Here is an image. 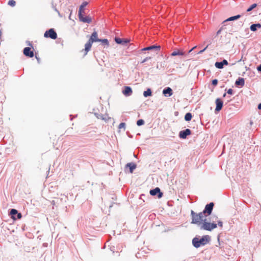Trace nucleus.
Listing matches in <instances>:
<instances>
[{"label": "nucleus", "mask_w": 261, "mask_h": 261, "mask_svg": "<svg viewBox=\"0 0 261 261\" xmlns=\"http://www.w3.org/2000/svg\"><path fill=\"white\" fill-rule=\"evenodd\" d=\"M191 214L192 216V223L202 225L204 220H206V216H205V214L203 212L197 214L192 210Z\"/></svg>", "instance_id": "f257e3e1"}, {"label": "nucleus", "mask_w": 261, "mask_h": 261, "mask_svg": "<svg viewBox=\"0 0 261 261\" xmlns=\"http://www.w3.org/2000/svg\"><path fill=\"white\" fill-rule=\"evenodd\" d=\"M217 224L221 227L223 226V222L220 220L213 221V222H207L206 220L202 223L201 228L205 230L211 231L216 228Z\"/></svg>", "instance_id": "f03ea898"}, {"label": "nucleus", "mask_w": 261, "mask_h": 261, "mask_svg": "<svg viewBox=\"0 0 261 261\" xmlns=\"http://www.w3.org/2000/svg\"><path fill=\"white\" fill-rule=\"evenodd\" d=\"M99 39H98V34L97 32L94 31L91 34L88 42L85 45V55H87L88 52L90 50L93 43L94 42H99Z\"/></svg>", "instance_id": "7ed1b4c3"}, {"label": "nucleus", "mask_w": 261, "mask_h": 261, "mask_svg": "<svg viewBox=\"0 0 261 261\" xmlns=\"http://www.w3.org/2000/svg\"><path fill=\"white\" fill-rule=\"evenodd\" d=\"M210 241V237L208 236H203L201 239L194 238L192 240L193 246L196 248H198L202 245L206 244Z\"/></svg>", "instance_id": "20e7f679"}, {"label": "nucleus", "mask_w": 261, "mask_h": 261, "mask_svg": "<svg viewBox=\"0 0 261 261\" xmlns=\"http://www.w3.org/2000/svg\"><path fill=\"white\" fill-rule=\"evenodd\" d=\"M44 36L45 38H50L52 39H56L57 38V34L54 29H50L49 30L46 31L45 32Z\"/></svg>", "instance_id": "39448f33"}, {"label": "nucleus", "mask_w": 261, "mask_h": 261, "mask_svg": "<svg viewBox=\"0 0 261 261\" xmlns=\"http://www.w3.org/2000/svg\"><path fill=\"white\" fill-rule=\"evenodd\" d=\"M214 205V204L213 202H211L209 204L206 205L205 209L202 212L204 214L207 213L208 215H210L212 213Z\"/></svg>", "instance_id": "423d86ee"}, {"label": "nucleus", "mask_w": 261, "mask_h": 261, "mask_svg": "<svg viewBox=\"0 0 261 261\" xmlns=\"http://www.w3.org/2000/svg\"><path fill=\"white\" fill-rule=\"evenodd\" d=\"M149 193L152 196H155L158 194V198H161L163 196V193L161 192L160 189L158 187L155 188L153 190H151Z\"/></svg>", "instance_id": "0eeeda50"}, {"label": "nucleus", "mask_w": 261, "mask_h": 261, "mask_svg": "<svg viewBox=\"0 0 261 261\" xmlns=\"http://www.w3.org/2000/svg\"><path fill=\"white\" fill-rule=\"evenodd\" d=\"M23 54L26 56L30 58H32L34 56V51L31 50V48L29 47H25L23 50Z\"/></svg>", "instance_id": "6e6552de"}, {"label": "nucleus", "mask_w": 261, "mask_h": 261, "mask_svg": "<svg viewBox=\"0 0 261 261\" xmlns=\"http://www.w3.org/2000/svg\"><path fill=\"white\" fill-rule=\"evenodd\" d=\"M191 134V131L190 129L187 128L184 130L180 131L179 134V136L180 138L186 139L187 136Z\"/></svg>", "instance_id": "1a4fd4ad"}, {"label": "nucleus", "mask_w": 261, "mask_h": 261, "mask_svg": "<svg viewBox=\"0 0 261 261\" xmlns=\"http://www.w3.org/2000/svg\"><path fill=\"white\" fill-rule=\"evenodd\" d=\"M79 17L80 20L83 22L89 23L92 21L91 18L89 16H84V14H81V15H79Z\"/></svg>", "instance_id": "9d476101"}, {"label": "nucleus", "mask_w": 261, "mask_h": 261, "mask_svg": "<svg viewBox=\"0 0 261 261\" xmlns=\"http://www.w3.org/2000/svg\"><path fill=\"white\" fill-rule=\"evenodd\" d=\"M215 102L216 104L215 111L219 112L222 108L223 101L220 98H217L215 101Z\"/></svg>", "instance_id": "9b49d317"}, {"label": "nucleus", "mask_w": 261, "mask_h": 261, "mask_svg": "<svg viewBox=\"0 0 261 261\" xmlns=\"http://www.w3.org/2000/svg\"><path fill=\"white\" fill-rule=\"evenodd\" d=\"M115 41L117 44L124 45L129 42L130 40L127 39H122L120 38L115 37Z\"/></svg>", "instance_id": "f8f14e48"}, {"label": "nucleus", "mask_w": 261, "mask_h": 261, "mask_svg": "<svg viewBox=\"0 0 261 261\" xmlns=\"http://www.w3.org/2000/svg\"><path fill=\"white\" fill-rule=\"evenodd\" d=\"M122 93L125 96H128L132 94L133 91L130 87L126 86L124 88V90H123Z\"/></svg>", "instance_id": "ddd939ff"}, {"label": "nucleus", "mask_w": 261, "mask_h": 261, "mask_svg": "<svg viewBox=\"0 0 261 261\" xmlns=\"http://www.w3.org/2000/svg\"><path fill=\"white\" fill-rule=\"evenodd\" d=\"M185 55V51H184L183 50H180V49H175L171 54L172 56H184Z\"/></svg>", "instance_id": "4468645a"}, {"label": "nucleus", "mask_w": 261, "mask_h": 261, "mask_svg": "<svg viewBox=\"0 0 261 261\" xmlns=\"http://www.w3.org/2000/svg\"><path fill=\"white\" fill-rule=\"evenodd\" d=\"M152 49H155L157 51H159L160 50V46L152 45L142 49V50H149Z\"/></svg>", "instance_id": "2eb2a0df"}, {"label": "nucleus", "mask_w": 261, "mask_h": 261, "mask_svg": "<svg viewBox=\"0 0 261 261\" xmlns=\"http://www.w3.org/2000/svg\"><path fill=\"white\" fill-rule=\"evenodd\" d=\"M163 94H164L165 96L168 95V96H170L173 94L172 90L170 87H168L163 90Z\"/></svg>", "instance_id": "dca6fc26"}, {"label": "nucleus", "mask_w": 261, "mask_h": 261, "mask_svg": "<svg viewBox=\"0 0 261 261\" xmlns=\"http://www.w3.org/2000/svg\"><path fill=\"white\" fill-rule=\"evenodd\" d=\"M136 167H137L136 165L133 163H127L125 166L126 168H127V167L129 168L130 173H133L134 171V170L136 168Z\"/></svg>", "instance_id": "f3484780"}, {"label": "nucleus", "mask_w": 261, "mask_h": 261, "mask_svg": "<svg viewBox=\"0 0 261 261\" xmlns=\"http://www.w3.org/2000/svg\"><path fill=\"white\" fill-rule=\"evenodd\" d=\"M88 5V3L87 2H84L81 5L79 11V15H81V14L85 13V7Z\"/></svg>", "instance_id": "a211bd4d"}, {"label": "nucleus", "mask_w": 261, "mask_h": 261, "mask_svg": "<svg viewBox=\"0 0 261 261\" xmlns=\"http://www.w3.org/2000/svg\"><path fill=\"white\" fill-rule=\"evenodd\" d=\"M257 28H261V24L260 23L253 24L250 26V30L253 32L256 31Z\"/></svg>", "instance_id": "6ab92c4d"}, {"label": "nucleus", "mask_w": 261, "mask_h": 261, "mask_svg": "<svg viewBox=\"0 0 261 261\" xmlns=\"http://www.w3.org/2000/svg\"><path fill=\"white\" fill-rule=\"evenodd\" d=\"M240 17H241L240 15H237L236 16H232V17H230L227 18V19L225 20L223 23H225V22H227V21L235 20H237V19L240 18Z\"/></svg>", "instance_id": "aec40b11"}, {"label": "nucleus", "mask_w": 261, "mask_h": 261, "mask_svg": "<svg viewBox=\"0 0 261 261\" xmlns=\"http://www.w3.org/2000/svg\"><path fill=\"white\" fill-rule=\"evenodd\" d=\"M235 84L237 86L240 85L243 86L244 85V80L243 78H239L235 82Z\"/></svg>", "instance_id": "412c9836"}, {"label": "nucleus", "mask_w": 261, "mask_h": 261, "mask_svg": "<svg viewBox=\"0 0 261 261\" xmlns=\"http://www.w3.org/2000/svg\"><path fill=\"white\" fill-rule=\"evenodd\" d=\"M18 214V211L15 209H12L10 211V214L12 215L11 218L13 220H16L15 215Z\"/></svg>", "instance_id": "4be33fe9"}, {"label": "nucleus", "mask_w": 261, "mask_h": 261, "mask_svg": "<svg viewBox=\"0 0 261 261\" xmlns=\"http://www.w3.org/2000/svg\"><path fill=\"white\" fill-rule=\"evenodd\" d=\"M152 94L151 90L150 89L148 88L146 91L143 92V95L144 97H147L151 96Z\"/></svg>", "instance_id": "5701e85b"}, {"label": "nucleus", "mask_w": 261, "mask_h": 261, "mask_svg": "<svg viewBox=\"0 0 261 261\" xmlns=\"http://www.w3.org/2000/svg\"><path fill=\"white\" fill-rule=\"evenodd\" d=\"M192 115L190 113H187L185 116V119L186 121H189L192 119Z\"/></svg>", "instance_id": "b1692460"}, {"label": "nucleus", "mask_w": 261, "mask_h": 261, "mask_svg": "<svg viewBox=\"0 0 261 261\" xmlns=\"http://www.w3.org/2000/svg\"><path fill=\"white\" fill-rule=\"evenodd\" d=\"M99 42H101L102 44H104L108 46L109 45V42L107 39H99Z\"/></svg>", "instance_id": "393cba45"}, {"label": "nucleus", "mask_w": 261, "mask_h": 261, "mask_svg": "<svg viewBox=\"0 0 261 261\" xmlns=\"http://www.w3.org/2000/svg\"><path fill=\"white\" fill-rule=\"evenodd\" d=\"M215 65L217 68H218L219 69H222L223 68V65L221 62H216Z\"/></svg>", "instance_id": "a878e982"}, {"label": "nucleus", "mask_w": 261, "mask_h": 261, "mask_svg": "<svg viewBox=\"0 0 261 261\" xmlns=\"http://www.w3.org/2000/svg\"><path fill=\"white\" fill-rule=\"evenodd\" d=\"M257 6L256 4H252L249 8H248L247 10V12H250L254 8H256Z\"/></svg>", "instance_id": "bb28decb"}, {"label": "nucleus", "mask_w": 261, "mask_h": 261, "mask_svg": "<svg viewBox=\"0 0 261 261\" xmlns=\"http://www.w3.org/2000/svg\"><path fill=\"white\" fill-rule=\"evenodd\" d=\"M8 5L11 7H14L16 5V2L14 0H10L8 2Z\"/></svg>", "instance_id": "cd10ccee"}, {"label": "nucleus", "mask_w": 261, "mask_h": 261, "mask_svg": "<svg viewBox=\"0 0 261 261\" xmlns=\"http://www.w3.org/2000/svg\"><path fill=\"white\" fill-rule=\"evenodd\" d=\"M144 121L143 119H139L137 122V124L138 126L142 125L144 124Z\"/></svg>", "instance_id": "c85d7f7f"}, {"label": "nucleus", "mask_w": 261, "mask_h": 261, "mask_svg": "<svg viewBox=\"0 0 261 261\" xmlns=\"http://www.w3.org/2000/svg\"><path fill=\"white\" fill-rule=\"evenodd\" d=\"M218 84V80L216 79H215L212 81V84L214 86L217 85Z\"/></svg>", "instance_id": "c756f323"}, {"label": "nucleus", "mask_w": 261, "mask_h": 261, "mask_svg": "<svg viewBox=\"0 0 261 261\" xmlns=\"http://www.w3.org/2000/svg\"><path fill=\"white\" fill-rule=\"evenodd\" d=\"M224 25L222 26L221 28L218 31L217 34H219L221 33V32L224 29Z\"/></svg>", "instance_id": "7c9ffc66"}, {"label": "nucleus", "mask_w": 261, "mask_h": 261, "mask_svg": "<svg viewBox=\"0 0 261 261\" xmlns=\"http://www.w3.org/2000/svg\"><path fill=\"white\" fill-rule=\"evenodd\" d=\"M151 59V57H146V58H145L142 61V63H144L145 62L150 60Z\"/></svg>", "instance_id": "2f4dec72"}, {"label": "nucleus", "mask_w": 261, "mask_h": 261, "mask_svg": "<svg viewBox=\"0 0 261 261\" xmlns=\"http://www.w3.org/2000/svg\"><path fill=\"white\" fill-rule=\"evenodd\" d=\"M223 64V65H227L228 64V62L226 60H223L222 62H221Z\"/></svg>", "instance_id": "473e14b6"}, {"label": "nucleus", "mask_w": 261, "mask_h": 261, "mask_svg": "<svg viewBox=\"0 0 261 261\" xmlns=\"http://www.w3.org/2000/svg\"><path fill=\"white\" fill-rule=\"evenodd\" d=\"M227 93L231 95L233 93V90L232 89H229L227 91Z\"/></svg>", "instance_id": "72a5a7b5"}, {"label": "nucleus", "mask_w": 261, "mask_h": 261, "mask_svg": "<svg viewBox=\"0 0 261 261\" xmlns=\"http://www.w3.org/2000/svg\"><path fill=\"white\" fill-rule=\"evenodd\" d=\"M22 217V215H21V213H18L17 214V218L16 219H21Z\"/></svg>", "instance_id": "f704fd0d"}, {"label": "nucleus", "mask_w": 261, "mask_h": 261, "mask_svg": "<svg viewBox=\"0 0 261 261\" xmlns=\"http://www.w3.org/2000/svg\"><path fill=\"white\" fill-rule=\"evenodd\" d=\"M208 47V45H207L204 49H203L202 50H201L200 51H199L198 53V54H202L206 48L207 47Z\"/></svg>", "instance_id": "c9c22d12"}, {"label": "nucleus", "mask_w": 261, "mask_h": 261, "mask_svg": "<svg viewBox=\"0 0 261 261\" xmlns=\"http://www.w3.org/2000/svg\"><path fill=\"white\" fill-rule=\"evenodd\" d=\"M124 126H125V123H121L120 124H119V128H121L124 127Z\"/></svg>", "instance_id": "e433bc0d"}, {"label": "nucleus", "mask_w": 261, "mask_h": 261, "mask_svg": "<svg viewBox=\"0 0 261 261\" xmlns=\"http://www.w3.org/2000/svg\"><path fill=\"white\" fill-rule=\"evenodd\" d=\"M258 109H259V110L261 109V103L258 105Z\"/></svg>", "instance_id": "4c0bfd02"}, {"label": "nucleus", "mask_w": 261, "mask_h": 261, "mask_svg": "<svg viewBox=\"0 0 261 261\" xmlns=\"http://www.w3.org/2000/svg\"><path fill=\"white\" fill-rule=\"evenodd\" d=\"M193 49L192 48L191 49H190L189 51V53H191L192 51H193Z\"/></svg>", "instance_id": "58836bf2"}, {"label": "nucleus", "mask_w": 261, "mask_h": 261, "mask_svg": "<svg viewBox=\"0 0 261 261\" xmlns=\"http://www.w3.org/2000/svg\"><path fill=\"white\" fill-rule=\"evenodd\" d=\"M196 47V46H195L193 47L192 48H193V49H195V48Z\"/></svg>", "instance_id": "ea45409f"}, {"label": "nucleus", "mask_w": 261, "mask_h": 261, "mask_svg": "<svg viewBox=\"0 0 261 261\" xmlns=\"http://www.w3.org/2000/svg\"><path fill=\"white\" fill-rule=\"evenodd\" d=\"M225 96H226V93H224V94H223V97H225Z\"/></svg>", "instance_id": "a19ab883"}]
</instances>
